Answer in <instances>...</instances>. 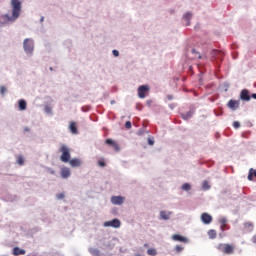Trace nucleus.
Here are the masks:
<instances>
[{
	"label": "nucleus",
	"mask_w": 256,
	"mask_h": 256,
	"mask_svg": "<svg viewBox=\"0 0 256 256\" xmlns=\"http://www.w3.org/2000/svg\"><path fill=\"white\" fill-rule=\"evenodd\" d=\"M7 93V88L5 86L0 87V95H5Z\"/></svg>",
	"instance_id": "obj_28"
},
{
	"label": "nucleus",
	"mask_w": 256,
	"mask_h": 256,
	"mask_svg": "<svg viewBox=\"0 0 256 256\" xmlns=\"http://www.w3.org/2000/svg\"><path fill=\"white\" fill-rule=\"evenodd\" d=\"M20 111H25L27 109V102L25 100H19Z\"/></svg>",
	"instance_id": "obj_18"
},
{
	"label": "nucleus",
	"mask_w": 256,
	"mask_h": 256,
	"mask_svg": "<svg viewBox=\"0 0 256 256\" xmlns=\"http://www.w3.org/2000/svg\"><path fill=\"white\" fill-rule=\"evenodd\" d=\"M29 131H31V129L29 127L24 128V133H28Z\"/></svg>",
	"instance_id": "obj_39"
},
{
	"label": "nucleus",
	"mask_w": 256,
	"mask_h": 256,
	"mask_svg": "<svg viewBox=\"0 0 256 256\" xmlns=\"http://www.w3.org/2000/svg\"><path fill=\"white\" fill-rule=\"evenodd\" d=\"M111 105H115V100H112V101H111Z\"/></svg>",
	"instance_id": "obj_40"
},
{
	"label": "nucleus",
	"mask_w": 256,
	"mask_h": 256,
	"mask_svg": "<svg viewBox=\"0 0 256 256\" xmlns=\"http://www.w3.org/2000/svg\"><path fill=\"white\" fill-rule=\"evenodd\" d=\"M201 221H202V223H204L205 225H209L210 223H212L213 217H212L211 215H209L208 213H202V215H201Z\"/></svg>",
	"instance_id": "obj_8"
},
{
	"label": "nucleus",
	"mask_w": 256,
	"mask_h": 256,
	"mask_svg": "<svg viewBox=\"0 0 256 256\" xmlns=\"http://www.w3.org/2000/svg\"><path fill=\"white\" fill-rule=\"evenodd\" d=\"M171 216V212L161 211L160 217L161 219H164V221H167Z\"/></svg>",
	"instance_id": "obj_16"
},
{
	"label": "nucleus",
	"mask_w": 256,
	"mask_h": 256,
	"mask_svg": "<svg viewBox=\"0 0 256 256\" xmlns=\"http://www.w3.org/2000/svg\"><path fill=\"white\" fill-rule=\"evenodd\" d=\"M57 199L61 200V199H65V193H60L56 195Z\"/></svg>",
	"instance_id": "obj_30"
},
{
	"label": "nucleus",
	"mask_w": 256,
	"mask_h": 256,
	"mask_svg": "<svg viewBox=\"0 0 256 256\" xmlns=\"http://www.w3.org/2000/svg\"><path fill=\"white\" fill-rule=\"evenodd\" d=\"M104 227H114V229H119L121 227V221L119 219H113L111 221H106Z\"/></svg>",
	"instance_id": "obj_6"
},
{
	"label": "nucleus",
	"mask_w": 256,
	"mask_h": 256,
	"mask_svg": "<svg viewBox=\"0 0 256 256\" xmlns=\"http://www.w3.org/2000/svg\"><path fill=\"white\" fill-rule=\"evenodd\" d=\"M149 85H141L138 87V97L139 99H145L149 95Z\"/></svg>",
	"instance_id": "obj_4"
},
{
	"label": "nucleus",
	"mask_w": 256,
	"mask_h": 256,
	"mask_svg": "<svg viewBox=\"0 0 256 256\" xmlns=\"http://www.w3.org/2000/svg\"><path fill=\"white\" fill-rule=\"evenodd\" d=\"M98 165H99V167H105L107 164L105 163V161L99 160Z\"/></svg>",
	"instance_id": "obj_32"
},
{
	"label": "nucleus",
	"mask_w": 256,
	"mask_h": 256,
	"mask_svg": "<svg viewBox=\"0 0 256 256\" xmlns=\"http://www.w3.org/2000/svg\"><path fill=\"white\" fill-rule=\"evenodd\" d=\"M251 241L256 245V234L252 237Z\"/></svg>",
	"instance_id": "obj_37"
},
{
	"label": "nucleus",
	"mask_w": 256,
	"mask_h": 256,
	"mask_svg": "<svg viewBox=\"0 0 256 256\" xmlns=\"http://www.w3.org/2000/svg\"><path fill=\"white\" fill-rule=\"evenodd\" d=\"M60 153H62L60 159L63 163H69V159H71V153L69 152V148L67 146L62 145L60 147Z\"/></svg>",
	"instance_id": "obj_3"
},
{
	"label": "nucleus",
	"mask_w": 256,
	"mask_h": 256,
	"mask_svg": "<svg viewBox=\"0 0 256 256\" xmlns=\"http://www.w3.org/2000/svg\"><path fill=\"white\" fill-rule=\"evenodd\" d=\"M17 163L18 165H24L25 164V158H23L22 155L17 157Z\"/></svg>",
	"instance_id": "obj_24"
},
{
	"label": "nucleus",
	"mask_w": 256,
	"mask_h": 256,
	"mask_svg": "<svg viewBox=\"0 0 256 256\" xmlns=\"http://www.w3.org/2000/svg\"><path fill=\"white\" fill-rule=\"evenodd\" d=\"M253 224L251 222L244 223V228L247 229V231H253Z\"/></svg>",
	"instance_id": "obj_21"
},
{
	"label": "nucleus",
	"mask_w": 256,
	"mask_h": 256,
	"mask_svg": "<svg viewBox=\"0 0 256 256\" xmlns=\"http://www.w3.org/2000/svg\"><path fill=\"white\" fill-rule=\"evenodd\" d=\"M220 223H221V229H222V231L224 230L223 229V227H225V225H227V218H221L220 219V221H219Z\"/></svg>",
	"instance_id": "obj_27"
},
{
	"label": "nucleus",
	"mask_w": 256,
	"mask_h": 256,
	"mask_svg": "<svg viewBox=\"0 0 256 256\" xmlns=\"http://www.w3.org/2000/svg\"><path fill=\"white\" fill-rule=\"evenodd\" d=\"M147 253H148V255H150V256H155V255H157V249H155V248H149V249L147 250Z\"/></svg>",
	"instance_id": "obj_23"
},
{
	"label": "nucleus",
	"mask_w": 256,
	"mask_h": 256,
	"mask_svg": "<svg viewBox=\"0 0 256 256\" xmlns=\"http://www.w3.org/2000/svg\"><path fill=\"white\" fill-rule=\"evenodd\" d=\"M125 127H126V129H131V121H127L125 123Z\"/></svg>",
	"instance_id": "obj_34"
},
{
	"label": "nucleus",
	"mask_w": 256,
	"mask_h": 256,
	"mask_svg": "<svg viewBox=\"0 0 256 256\" xmlns=\"http://www.w3.org/2000/svg\"><path fill=\"white\" fill-rule=\"evenodd\" d=\"M239 105H240L239 100H230V101L228 102V107H229V109H231L232 111H237V109H239Z\"/></svg>",
	"instance_id": "obj_9"
},
{
	"label": "nucleus",
	"mask_w": 256,
	"mask_h": 256,
	"mask_svg": "<svg viewBox=\"0 0 256 256\" xmlns=\"http://www.w3.org/2000/svg\"><path fill=\"white\" fill-rule=\"evenodd\" d=\"M253 177H256V170L251 168L248 174V181H253Z\"/></svg>",
	"instance_id": "obj_19"
},
{
	"label": "nucleus",
	"mask_w": 256,
	"mask_h": 256,
	"mask_svg": "<svg viewBox=\"0 0 256 256\" xmlns=\"http://www.w3.org/2000/svg\"><path fill=\"white\" fill-rule=\"evenodd\" d=\"M182 190H183V191H191V184H189V183H184V184L182 185Z\"/></svg>",
	"instance_id": "obj_25"
},
{
	"label": "nucleus",
	"mask_w": 256,
	"mask_h": 256,
	"mask_svg": "<svg viewBox=\"0 0 256 256\" xmlns=\"http://www.w3.org/2000/svg\"><path fill=\"white\" fill-rule=\"evenodd\" d=\"M168 99H172V97H171V96H168Z\"/></svg>",
	"instance_id": "obj_44"
},
{
	"label": "nucleus",
	"mask_w": 256,
	"mask_h": 256,
	"mask_svg": "<svg viewBox=\"0 0 256 256\" xmlns=\"http://www.w3.org/2000/svg\"><path fill=\"white\" fill-rule=\"evenodd\" d=\"M12 7V16L9 14H4L1 16L2 23H13V21H17L19 16L21 15V1L19 0H11Z\"/></svg>",
	"instance_id": "obj_1"
},
{
	"label": "nucleus",
	"mask_w": 256,
	"mask_h": 256,
	"mask_svg": "<svg viewBox=\"0 0 256 256\" xmlns=\"http://www.w3.org/2000/svg\"><path fill=\"white\" fill-rule=\"evenodd\" d=\"M191 17H193V14L191 12H187L184 14L183 19L186 21V26L191 25Z\"/></svg>",
	"instance_id": "obj_12"
},
{
	"label": "nucleus",
	"mask_w": 256,
	"mask_h": 256,
	"mask_svg": "<svg viewBox=\"0 0 256 256\" xmlns=\"http://www.w3.org/2000/svg\"><path fill=\"white\" fill-rule=\"evenodd\" d=\"M208 236L210 239H215L217 237V232L215 230H209Z\"/></svg>",
	"instance_id": "obj_22"
},
{
	"label": "nucleus",
	"mask_w": 256,
	"mask_h": 256,
	"mask_svg": "<svg viewBox=\"0 0 256 256\" xmlns=\"http://www.w3.org/2000/svg\"><path fill=\"white\" fill-rule=\"evenodd\" d=\"M218 251L224 253V255H233L235 253V245L233 244H219L217 247Z\"/></svg>",
	"instance_id": "obj_2"
},
{
	"label": "nucleus",
	"mask_w": 256,
	"mask_h": 256,
	"mask_svg": "<svg viewBox=\"0 0 256 256\" xmlns=\"http://www.w3.org/2000/svg\"><path fill=\"white\" fill-rule=\"evenodd\" d=\"M240 99H242V101H251V96L249 95V91L245 89L242 90L240 94Z\"/></svg>",
	"instance_id": "obj_11"
},
{
	"label": "nucleus",
	"mask_w": 256,
	"mask_h": 256,
	"mask_svg": "<svg viewBox=\"0 0 256 256\" xmlns=\"http://www.w3.org/2000/svg\"><path fill=\"white\" fill-rule=\"evenodd\" d=\"M202 189H205V190L211 189V186L209 185V182H208V181H204V182L202 183Z\"/></svg>",
	"instance_id": "obj_26"
},
{
	"label": "nucleus",
	"mask_w": 256,
	"mask_h": 256,
	"mask_svg": "<svg viewBox=\"0 0 256 256\" xmlns=\"http://www.w3.org/2000/svg\"><path fill=\"white\" fill-rule=\"evenodd\" d=\"M106 144L107 145H111L113 147V145H115V141L111 140V139H107L106 140Z\"/></svg>",
	"instance_id": "obj_29"
},
{
	"label": "nucleus",
	"mask_w": 256,
	"mask_h": 256,
	"mask_svg": "<svg viewBox=\"0 0 256 256\" xmlns=\"http://www.w3.org/2000/svg\"><path fill=\"white\" fill-rule=\"evenodd\" d=\"M175 250L177 251V253H181V251H183V246L177 245L175 247Z\"/></svg>",
	"instance_id": "obj_31"
},
{
	"label": "nucleus",
	"mask_w": 256,
	"mask_h": 256,
	"mask_svg": "<svg viewBox=\"0 0 256 256\" xmlns=\"http://www.w3.org/2000/svg\"><path fill=\"white\" fill-rule=\"evenodd\" d=\"M233 127H234L235 129H239V127H241V124H240L239 122L235 121V122L233 123Z\"/></svg>",
	"instance_id": "obj_33"
},
{
	"label": "nucleus",
	"mask_w": 256,
	"mask_h": 256,
	"mask_svg": "<svg viewBox=\"0 0 256 256\" xmlns=\"http://www.w3.org/2000/svg\"><path fill=\"white\" fill-rule=\"evenodd\" d=\"M60 175L62 179H69V177H71V170L67 167H64L61 169Z\"/></svg>",
	"instance_id": "obj_10"
},
{
	"label": "nucleus",
	"mask_w": 256,
	"mask_h": 256,
	"mask_svg": "<svg viewBox=\"0 0 256 256\" xmlns=\"http://www.w3.org/2000/svg\"><path fill=\"white\" fill-rule=\"evenodd\" d=\"M112 147L115 149V151H119L120 149L118 143H115Z\"/></svg>",
	"instance_id": "obj_35"
},
{
	"label": "nucleus",
	"mask_w": 256,
	"mask_h": 256,
	"mask_svg": "<svg viewBox=\"0 0 256 256\" xmlns=\"http://www.w3.org/2000/svg\"><path fill=\"white\" fill-rule=\"evenodd\" d=\"M190 116H183V119H189Z\"/></svg>",
	"instance_id": "obj_41"
},
{
	"label": "nucleus",
	"mask_w": 256,
	"mask_h": 256,
	"mask_svg": "<svg viewBox=\"0 0 256 256\" xmlns=\"http://www.w3.org/2000/svg\"><path fill=\"white\" fill-rule=\"evenodd\" d=\"M34 43L33 40L27 38L24 40V51L26 53H33Z\"/></svg>",
	"instance_id": "obj_5"
},
{
	"label": "nucleus",
	"mask_w": 256,
	"mask_h": 256,
	"mask_svg": "<svg viewBox=\"0 0 256 256\" xmlns=\"http://www.w3.org/2000/svg\"><path fill=\"white\" fill-rule=\"evenodd\" d=\"M13 255H15V256L25 255V250L20 249L19 247H15L13 249Z\"/></svg>",
	"instance_id": "obj_15"
},
{
	"label": "nucleus",
	"mask_w": 256,
	"mask_h": 256,
	"mask_svg": "<svg viewBox=\"0 0 256 256\" xmlns=\"http://www.w3.org/2000/svg\"><path fill=\"white\" fill-rule=\"evenodd\" d=\"M89 251H90L91 255H94V256H99L101 253L99 251V249H97V248H90Z\"/></svg>",
	"instance_id": "obj_20"
},
{
	"label": "nucleus",
	"mask_w": 256,
	"mask_h": 256,
	"mask_svg": "<svg viewBox=\"0 0 256 256\" xmlns=\"http://www.w3.org/2000/svg\"><path fill=\"white\" fill-rule=\"evenodd\" d=\"M173 239H174V241H180L182 243H187V238H185L179 234L173 235Z\"/></svg>",
	"instance_id": "obj_14"
},
{
	"label": "nucleus",
	"mask_w": 256,
	"mask_h": 256,
	"mask_svg": "<svg viewBox=\"0 0 256 256\" xmlns=\"http://www.w3.org/2000/svg\"><path fill=\"white\" fill-rule=\"evenodd\" d=\"M112 205H123L125 203V197L123 196H112L111 197Z\"/></svg>",
	"instance_id": "obj_7"
},
{
	"label": "nucleus",
	"mask_w": 256,
	"mask_h": 256,
	"mask_svg": "<svg viewBox=\"0 0 256 256\" xmlns=\"http://www.w3.org/2000/svg\"><path fill=\"white\" fill-rule=\"evenodd\" d=\"M252 97H253V99H256V94H253Z\"/></svg>",
	"instance_id": "obj_42"
},
{
	"label": "nucleus",
	"mask_w": 256,
	"mask_h": 256,
	"mask_svg": "<svg viewBox=\"0 0 256 256\" xmlns=\"http://www.w3.org/2000/svg\"><path fill=\"white\" fill-rule=\"evenodd\" d=\"M70 131L73 133V135H77L78 130H77V124L75 122L70 123Z\"/></svg>",
	"instance_id": "obj_17"
},
{
	"label": "nucleus",
	"mask_w": 256,
	"mask_h": 256,
	"mask_svg": "<svg viewBox=\"0 0 256 256\" xmlns=\"http://www.w3.org/2000/svg\"><path fill=\"white\" fill-rule=\"evenodd\" d=\"M71 167H81V161L77 158H74L69 161Z\"/></svg>",
	"instance_id": "obj_13"
},
{
	"label": "nucleus",
	"mask_w": 256,
	"mask_h": 256,
	"mask_svg": "<svg viewBox=\"0 0 256 256\" xmlns=\"http://www.w3.org/2000/svg\"><path fill=\"white\" fill-rule=\"evenodd\" d=\"M114 57H119V52L117 50L112 51Z\"/></svg>",
	"instance_id": "obj_36"
},
{
	"label": "nucleus",
	"mask_w": 256,
	"mask_h": 256,
	"mask_svg": "<svg viewBox=\"0 0 256 256\" xmlns=\"http://www.w3.org/2000/svg\"><path fill=\"white\" fill-rule=\"evenodd\" d=\"M51 174H52V175H55V171L52 170V171H51Z\"/></svg>",
	"instance_id": "obj_43"
},
{
	"label": "nucleus",
	"mask_w": 256,
	"mask_h": 256,
	"mask_svg": "<svg viewBox=\"0 0 256 256\" xmlns=\"http://www.w3.org/2000/svg\"><path fill=\"white\" fill-rule=\"evenodd\" d=\"M148 144L149 145H154L155 144V141L151 140V139H148Z\"/></svg>",
	"instance_id": "obj_38"
}]
</instances>
